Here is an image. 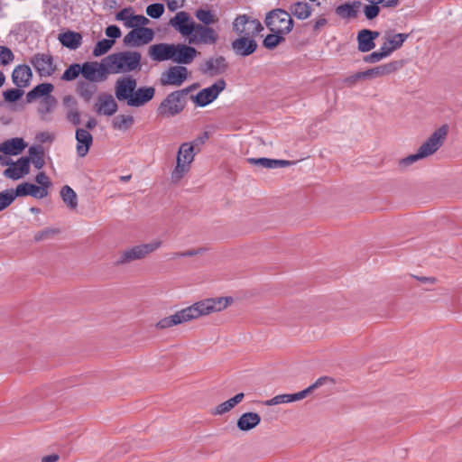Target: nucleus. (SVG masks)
<instances>
[{
	"label": "nucleus",
	"mask_w": 462,
	"mask_h": 462,
	"mask_svg": "<svg viewBox=\"0 0 462 462\" xmlns=\"http://www.w3.org/2000/svg\"><path fill=\"white\" fill-rule=\"evenodd\" d=\"M9 166L10 167L4 171V175L12 180H19L29 173L30 159L28 157H21L15 162L11 161Z\"/></svg>",
	"instance_id": "21"
},
{
	"label": "nucleus",
	"mask_w": 462,
	"mask_h": 462,
	"mask_svg": "<svg viewBox=\"0 0 462 462\" xmlns=\"http://www.w3.org/2000/svg\"><path fill=\"white\" fill-rule=\"evenodd\" d=\"M409 36V33H393V32L387 31L385 32L384 39L391 49L394 51L402 46Z\"/></svg>",
	"instance_id": "38"
},
{
	"label": "nucleus",
	"mask_w": 462,
	"mask_h": 462,
	"mask_svg": "<svg viewBox=\"0 0 462 462\" xmlns=\"http://www.w3.org/2000/svg\"><path fill=\"white\" fill-rule=\"evenodd\" d=\"M265 24L272 32L286 35L292 31L294 21L288 11L277 8L266 14Z\"/></svg>",
	"instance_id": "6"
},
{
	"label": "nucleus",
	"mask_w": 462,
	"mask_h": 462,
	"mask_svg": "<svg viewBox=\"0 0 462 462\" xmlns=\"http://www.w3.org/2000/svg\"><path fill=\"white\" fill-rule=\"evenodd\" d=\"M60 197L63 202L69 209H76L78 207V196L76 192L68 185H65L60 189Z\"/></svg>",
	"instance_id": "41"
},
{
	"label": "nucleus",
	"mask_w": 462,
	"mask_h": 462,
	"mask_svg": "<svg viewBox=\"0 0 462 462\" xmlns=\"http://www.w3.org/2000/svg\"><path fill=\"white\" fill-rule=\"evenodd\" d=\"M189 93V88H183L167 95L157 108L158 116L163 118H168L175 116L182 112L186 105L185 97Z\"/></svg>",
	"instance_id": "5"
},
{
	"label": "nucleus",
	"mask_w": 462,
	"mask_h": 462,
	"mask_svg": "<svg viewBox=\"0 0 462 462\" xmlns=\"http://www.w3.org/2000/svg\"><path fill=\"white\" fill-rule=\"evenodd\" d=\"M209 138V134L208 132H203L199 136H198L193 142L190 143L194 144V149L205 143V142Z\"/></svg>",
	"instance_id": "60"
},
{
	"label": "nucleus",
	"mask_w": 462,
	"mask_h": 462,
	"mask_svg": "<svg viewBox=\"0 0 462 462\" xmlns=\"http://www.w3.org/2000/svg\"><path fill=\"white\" fill-rule=\"evenodd\" d=\"M106 35L114 40L121 36V31L116 25H109L106 29Z\"/></svg>",
	"instance_id": "57"
},
{
	"label": "nucleus",
	"mask_w": 462,
	"mask_h": 462,
	"mask_svg": "<svg viewBox=\"0 0 462 462\" xmlns=\"http://www.w3.org/2000/svg\"><path fill=\"white\" fill-rule=\"evenodd\" d=\"M232 29L238 37L256 38L263 27L259 20L241 14L234 20Z\"/></svg>",
	"instance_id": "8"
},
{
	"label": "nucleus",
	"mask_w": 462,
	"mask_h": 462,
	"mask_svg": "<svg viewBox=\"0 0 462 462\" xmlns=\"http://www.w3.org/2000/svg\"><path fill=\"white\" fill-rule=\"evenodd\" d=\"M154 95L155 88L153 87H140L135 88L130 99L129 106H142L151 101L154 97Z\"/></svg>",
	"instance_id": "26"
},
{
	"label": "nucleus",
	"mask_w": 462,
	"mask_h": 462,
	"mask_svg": "<svg viewBox=\"0 0 462 462\" xmlns=\"http://www.w3.org/2000/svg\"><path fill=\"white\" fill-rule=\"evenodd\" d=\"M59 41L60 42V43L63 46L69 48L71 50H76L81 44L82 36L79 32H74L69 31V32L60 33L59 35Z\"/></svg>",
	"instance_id": "37"
},
{
	"label": "nucleus",
	"mask_w": 462,
	"mask_h": 462,
	"mask_svg": "<svg viewBox=\"0 0 462 462\" xmlns=\"http://www.w3.org/2000/svg\"><path fill=\"white\" fill-rule=\"evenodd\" d=\"M88 80H80L77 85V93L88 102L97 91V87Z\"/></svg>",
	"instance_id": "40"
},
{
	"label": "nucleus",
	"mask_w": 462,
	"mask_h": 462,
	"mask_svg": "<svg viewBox=\"0 0 462 462\" xmlns=\"http://www.w3.org/2000/svg\"><path fill=\"white\" fill-rule=\"evenodd\" d=\"M284 34L282 33H270L266 35L264 38L263 44L268 50H273L279 44L282 43L285 41Z\"/></svg>",
	"instance_id": "45"
},
{
	"label": "nucleus",
	"mask_w": 462,
	"mask_h": 462,
	"mask_svg": "<svg viewBox=\"0 0 462 462\" xmlns=\"http://www.w3.org/2000/svg\"><path fill=\"white\" fill-rule=\"evenodd\" d=\"M173 49L171 60L177 64H190L199 54L194 47L186 44H173Z\"/></svg>",
	"instance_id": "19"
},
{
	"label": "nucleus",
	"mask_w": 462,
	"mask_h": 462,
	"mask_svg": "<svg viewBox=\"0 0 462 462\" xmlns=\"http://www.w3.org/2000/svg\"><path fill=\"white\" fill-rule=\"evenodd\" d=\"M28 152L30 154V157H28V158L30 159V162H32L33 166L38 170L42 169L45 164V162L43 159V155H44L43 148L40 145L39 146H31L28 150Z\"/></svg>",
	"instance_id": "42"
},
{
	"label": "nucleus",
	"mask_w": 462,
	"mask_h": 462,
	"mask_svg": "<svg viewBox=\"0 0 462 462\" xmlns=\"http://www.w3.org/2000/svg\"><path fill=\"white\" fill-rule=\"evenodd\" d=\"M194 144L183 143L180 144L176 157V165L171 172V181L174 184L190 171L191 163L195 158Z\"/></svg>",
	"instance_id": "4"
},
{
	"label": "nucleus",
	"mask_w": 462,
	"mask_h": 462,
	"mask_svg": "<svg viewBox=\"0 0 462 462\" xmlns=\"http://www.w3.org/2000/svg\"><path fill=\"white\" fill-rule=\"evenodd\" d=\"M35 180L38 184L41 185V188H44L45 189L51 186L50 179L44 172L38 173L36 175Z\"/></svg>",
	"instance_id": "56"
},
{
	"label": "nucleus",
	"mask_w": 462,
	"mask_h": 462,
	"mask_svg": "<svg viewBox=\"0 0 462 462\" xmlns=\"http://www.w3.org/2000/svg\"><path fill=\"white\" fill-rule=\"evenodd\" d=\"M133 14L132 8H124L120 12L116 14V19L117 21L124 22L125 26L128 23V21Z\"/></svg>",
	"instance_id": "55"
},
{
	"label": "nucleus",
	"mask_w": 462,
	"mask_h": 462,
	"mask_svg": "<svg viewBox=\"0 0 462 462\" xmlns=\"http://www.w3.org/2000/svg\"><path fill=\"white\" fill-rule=\"evenodd\" d=\"M14 199L13 189L0 192V211L10 206Z\"/></svg>",
	"instance_id": "49"
},
{
	"label": "nucleus",
	"mask_w": 462,
	"mask_h": 462,
	"mask_svg": "<svg viewBox=\"0 0 462 462\" xmlns=\"http://www.w3.org/2000/svg\"><path fill=\"white\" fill-rule=\"evenodd\" d=\"M328 21L324 17L317 19L313 24V30L318 32L320 28L327 24Z\"/></svg>",
	"instance_id": "63"
},
{
	"label": "nucleus",
	"mask_w": 462,
	"mask_h": 462,
	"mask_svg": "<svg viewBox=\"0 0 462 462\" xmlns=\"http://www.w3.org/2000/svg\"><path fill=\"white\" fill-rule=\"evenodd\" d=\"M137 87V81L132 76H125L115 82V95L118 101L126 102L129 106L130 99Z\"/></svg>",
	"instance_id": "15"
},
{
	"label": "nucleus",
	"mask_w": 462,
	"mask_h": 462,
	"mask_svg": "<svg viewBox=\"0 0 462 462\" xmlns=\"http://www.w3.org/2000/svg\"><path fill=\"white\" fill-rule=\"evenodd\" d=\"M79 74L82 75V65L74 63L69 66L61 76V79L65 81H71L76 79Z\"/></svg>",
	"instance_id": "46"
},
{
	"label": "nucleus",
	"mask_w": 462,
	"mask_h": 462,
	"mask_svg": "<svg viewBox=\"0 0 462 462\" xmlns=\"http://www.w3.org/2000/svg\"><path fill=\"white\" fill-rule=\"evenodd\" d=\"M226 81L223 79H218L208 88H203L191 99L196 106L204 107L217 98L219 94L226 88Z\"/></svg>",
	"instance_id": "12"
},
{
	"label": "nucleus",
	"mask_w": 462,
	"mask_h": 462,
	"mask_svg": "<svg viewBox=\"0 0 462 462\" xmlns=\"http://www.w3.org/2000/svg\"><path fill=\"white\" fill-rule=\"evenodd\" d=\"M94 107L98 115L107 116H113L118 109L117 103L110 94L99 95Z\"/></svg>",
	"instance_id": "24"
},
{
	"label": "nucleus",
	"mask_w": 462,
	"mask_h": 462,
	"mask_svg": "<svg viewBox=\"0 0 462 462\" xmlns=\"http://www.w3.org/2000/svg\"><path fill=\"white\" fill-rule=\"evenodd\" d=\"M232 50L236 55L246 57L253 54L257 49L255 38L237 37L231 43Z\"/></svg>",
	"instance_id": "22"
},
{
	"label": "nucleus",
	"mask_w": 462,
	"mask_h": 462,
	"mask_svg": "<svg viewBox=\"0 0 462 462\" xmlns=\"http://www.w3.org/2000/svg\"><path fill=\"white\" fill-rule=\"evenodd\" d=\"M205 250L206 249L202 248V247H199L197 249H189V250L184 251L182 254V256L183 257H192V256L202 254L203 252H205Z\"/></svg>",
	"instance_id": "61"
},
{
	"label": "nucleus",
	"mask_w": 462,
	"mask_h": 462,
	"mask_svg": "<svg viewBox=\"0 0 462 462\" xmlns=\"http://www.w3.org/2000/svg\"><path fill=\"white\" fill-rule=\"evenodd\" d=\"M161 245L162 242L160 240H153L150 243L126 247L117 252L113 265L115 267H123L129 265L133 262L143 260L159 249Z\"/></svg>",
	"instance_id": "2"
},
{
	"label": "nucleus",
	"mask_w": 462,
	"mask_h": 462,
	"mask_svg": "<svg viewBox=\"0 0 462 462\" xmlns=\"http://www.w3.org/2000/svg\"><path fill=\"white\" fill-rule=\"evenodd\" d=\"M335 379L329 376H321L318 380H316L315 383L310 384L306 389L298 392L296 393H284V394H279L274 397H273L270 400H267L264 402V405L266 406H273L278 405L282 403H289L293 402H298L305 397H307L310 393H311L314 390L318 389L319 387L326 384V383H331L334 384Z\"/></svg>",
	"instance_id": "7"
},
{
	"label": "nucleus",
	"mask_w": 462,
	"mask_h": 462,
	"mask_svg": "<svg viewBox=\"0 0 462 462\" xmlns=\"http://www.w3.org/2000/svg\"><path fill=\"white\" fill-rule=\"evenodd\" d=\"M195 16L200 22V24L206 26H210L218 22V17L211 11L206 9H198L195 12Z\"/></svg>",
	"instance_id": "43"
},
{
	"label": "nucleus",
	"mask_w": 462,
	"mask_h": 462,
	"mask_svg": "<svg viewBox=\"0 0 462 462\" xmlns=\"http://www.w3.org/2000/svg\"><path fill=\"white\" fill-rule=\"evenodd\" d=\"M77 153L79 157H85L93 143L92 134L86 129L78 128L76 130Z\"/></svg>",
	"instance_id": "28"
},
{
	"label": "nucleus",
	"mask_w": 462,
	"mask_h": 462,
	"mask_svg": "<svg viewBox=\"0 0 462 462\" xmlns=\"http://www.w3.org/2000/svg\"><path fill=\"white\" fill-rule=\"evenodd\" d=\"M149 23L150 20L144 15L132 14L126 27L133 29L145 27Z\"/></svg>",
	"instance_id": "48"
},
{
	"label": "nucleus",
	"mask_w": 462,
	"mask_h": 462,
	"mask_svg": "<svg viewBox=\"0 0 462 462\" xmlns=\"http://www.w3.org/2000/svg\"><path fill=\"white\" fill-rule=\"evenodd\" d=\"M142 55L138 51H120L106 57L111 74L127 73L141 69Z\"/></svg>",
	"instance_id": "3"
},
{
	"label": "nucleus",
	"mask_w": 462,
	"mask_h": 462,
	"mask_svg": "<svg viewBox=\"0 0 462 462\" xmlns=\"http://www.w3.org/2000/svg\"><path fill=\"white\" fill-rule=\"evenodd\" d=\"M189 77V70L181 65L171 66L162 72L160 76V84L162 86H181Z\"/></svg>",
	"instance_id": "13"
},
{
	"label": "nucleus",
	"mask_w": 462,
	"mask_h": 462,
	"mask_svg": "<svg viewBox=\"0 0 462 462\" xmlns=\"http://www.w3.org/2000/svg\"><path fill=\"white\" fill-rule=\"evenodd\" d=\"M248 162L267 169L283 168L290 166L292 163L291 162L286 160H275L268 158H249Z\"/></svg>",
	"instance_id": "36"
},
{
	"label": "nucleus",
	"mask_w": 462,
	"mask_h": 462,
	"mask_svg": "<svg viewBox=\"0 0 462 462\" xmlns=\"http://www.w3.org/2000/svg\"><path fill=\"white\" fill-rule=\"evenodd\" d=\"M383 56L379 51H374L364 58V60L368 63H375L383 60Z\"/></svg>",
	"instance_id": "58"
},
{
	"label": "nucleus",
	"mask_w": 462,
	"mask_h": 462,
	"mask_svg": "<svg viewBox=\"0 0 462 462\" xmlns=\"http://www.w3.org/2000/svg\"><path fill=\"white\" fill-rule=\"evenodd\" d=\"M288 12L291 16L293 15L299 20H306L311 15L312 9L308 3L298 1L290 5Z\"/></svg>",
	"instance_id": "35"
},
{
	"label": "nucleus",
	"mask_w": 462,
	"mask_h": 462,
	"mask_svg": "<svg viewBox=\"0 0 462 462\" xmlns=\"http://www.w3.org/2000/svg\"><path fill=\"white\" fill-rule=\"evenodd\" d=\"M26 145L23 138L15 137L3 142L0 144V152L5 155H18L25 149Z\"/></svg>",
	"instance_id": "32"
},
{
	"label": "nucleus",
	"mask_w": 462,
	"mask_h": 462,
	"mask_svg": "<svg viewBox=\"0 0 462 462\" xmlns=\"http://www.w3.org/2000/svg\"><path fill=\"white\" fill-rule=\"evenodd\" d=\"M261 422L258 413L249 411L243 413L236 421V426L241 431H249L254 429Z\"/></svg>",
	"instance_id": "33"
},
{
	"label": "nucleus",
	"mask_w": 462,
	"mask_h": 462,
	"mask_svg": "<svg viewBox=\"0 0 462 462\" xmlns=\"http://www.w3.org/2000/svg\"><path fill=\"white\" fill-rule=\"evenodd\" d=\"M154 38V32L148 27H140L131 30L125 35L123 42L125 46L139 47L151 42Z\"/></svg>",
	"instance_id": "14"
},
{
	"label": "nucleus",
	"mask_w": 462,
	"mask_h": 462,
	"mask_svg": "<svg viewBox=\"0 0 462 462\" xmlns=\"http://www.w3.org/2000/svg\"><path fill=\"white\" fill-rule=\"evenodd\" d=\"M379 36V32L364 29L357 34L358 50L362 52H367L373 50L375 46L374 39Z\"/></svg>",
	"instance_id": "31"
},
{
	"label": "nucleus",
	"mask_w": 462,
	"mask_h": 462,
	"mask_svg": "<svg viewBox=\"0 0 462 462\" xmlns=\"http://www.w3.org/2000/svg\"><path fill=\"white\" fill-rule=\"evenodd\" d=\"M421 159H424V157L421 155V153L420 152V151H417L416 153L414 154H411L403 159H402L400 161V166L402 167H407V166H410L411 164L414 163L415 162L419 161V160H421Z\"/></svg>",
	"instance_id": "53"
},
{
	"label": "nucleus",
	"mask_w": 462,
	"mask_h": 462,
	"mask_svg": "<svg viewBox=\"0 0 462 462\" xmlns=\"http://www.w3.org/2000/svg\"><path fill=\"white\" fill-rule=\"evenodd\" d=\"M378 51L382 54L383 59L388 57L392 52H393V51L391 49V47L385 41Z\"/></svg>",
	"instance_id": "62"
},
{
	"label": "nucleus",
	"mask_w": 462,
	"mask_h": 462,
	"mask_svg": "<svg viewBox=\"0 0 462 462\" xmlns=\"http://www.w3.org/2000/svg\"><path fill=\"white\" fill-rule=\"evenodd\" d=\"M164 12V6L162 4H152L146 7V14L152 18H160Z\"/></svg>",
	"instance_id": "51"
},
{
	"label": "nucleus",
	"mask_w": 462,
	"mask_h": 462,
	"mask_svg": "<svg viewBox=\"0 0 462 462\" xmlns=\"http://www.w3.org/2000/svg\"><path fill=\"white\" fill-rule=\"evenodd\" d=\"M115 44V40L103 39L96 44L93 49V55L99 57L106 53Z\"/></svg>",
	"instance_id": "47"
},
{
	"label": "nucleus",
	"mask_w": 462,
	"mask_h": 462,
	"mask_svg": "<svg viewBox=\"0 0 462 462\" xmlns=\"http://www.w3.org/2000/svg\"><path fill=\"white\" fill-rule=\"evenodd\" d=\"M47 194V189L44 188H41L40 186L29 182L19 184L15 190H14V198L30 195L33 198L42 199L46 197Z\"/></svg>",
	"instance_id": "27"
},
{
	"label": "nucleus",
	"mask_w": 462,
	"mask_h": 462,
	"mask_svg": "<svg viewBox=\"0 0 462 462\" xmlns=\"http://www.w3.org/2000/svg\"><path fill=\"white\" fill-rule=\"evenodd\" d=\"M31 63L40 77H51L56 70L53 58L48 53H36L31 59Z\"/></svg>",
	"instance_id": "16"
},
{
	"label": "nucleus",
	"mask_w": 462,
	"mask_h": 462,
	"mask_svg": "<svg viewBox=\"0 0 462 462\" xmlns=\"http://www.w3.org/2000/svg\"><path fill=\"white\" fill-rule=\"evenodd\" d=\"M14 55L9 48L0 46V65H8L14 60Z\"/></svg>",
	"instance_id": "52"
},
{
	"label": "nucleus",
	"mask_w": 462,
	"mask_h": 462,
	"mask_svg": "<svg viewBox=\"0 0 462 462\" xmlns=\"http://www.w3.org/2000/svg\"><path fill=\"white\" fill-rule=\"evenodd\" d=\"M60 457L58 454H51L42 457V462H57Z\"/></svg>",
	"instance_id": "64"
},
{
	"label": "nucleus",
	"mask_w": 462,
	"mask_h": 462,
	"mask_svg": "<svg viewBox=\"0 0 462 462\" xmlns=\"http://www.w3.org/2000/svg\"><path fill=\"white\" fill-rule=\"evenodd\" d=\"M53 85L51 83H42L33 88L26 95V100L28 103L32 102L38 97H44L43 102L49 107L55 105V98L50 94L53 91Z\"/></svg>",
	"instance_id": "17"
},
{
	"label": "nucleus",
	"mask_w": 462,
	"mask_h": 462,
	"mask_svg": "<svg viewBox=\"0 0 462 462\" xmlns=\"http://www.w3.org/2000/svg\"><path fill=\"white\" fill-rule=\"evenodd\" d=\"M226 59L222 56H218L207 60L201 67V71L204 74L216 76L223 73L226 69Z\"/></svg>",
	"instance_id": "29"
},
{
	"label": "nucleus",
	"mask_w": 462,
	"mask_h": 462,
	"mask_svg": "<svg viewBox=\"0 0 462 462\" xmlns=\"http://www.w3.org/2000/svg\"><path fill=\"white\" fill-rule=\"evenodd\" d=\"M109 74L106 58L101 62L87 61L82 64V77L89 82H103Z\"/></svg>",
	"instance_id": "10"
},
{
	"label": "nucleus",
	"mask_w": 462,
	"mask_h": 462,
	"mask_svg": "<svg viewBox=\"0 0 462 462\" xmlns=\"http://www.w3.org/2000/svg\"><path fill=\"white\" fill-rule=\"evenodd\" d=\"M362 79H365V72L364 71H359V72H356L351 76H348L346 77L345 79H344V83L347 86V87H353L354 85H356V83L359 80H362Z\"/></svg>",
	"instance_id": "54"
},
{
	"label": "nucleus",
	"mask_w": 462,
	"mask_h": 462,
	"mask_svg": "<svg viewBox=\"0 0 462 462\" xmlns=\"http://www.w3.org/2000/svg\"><path fill=\"white\" fill-rule=\"evenodd\" d=\"M184 1L185 0H166L168 9L171 12L176 11L183 5Z\"/></svg>",
	"instance_id": "59"
},
{
	"label": "nucleus",
	"mask_w": 462,
	"mask_h": 462,
	"mask_svg": "<svg viewBox=\"0 0 462 462\" xmlns=\"http://www.w3.org/2000/svg\"><path fill=\"white\" fill-rule=\"evenodd\" d=\"M32 79V72L28 65L22 64L14 68L12 73L13 83L19 88H26Z\"/></svg>",
	"instance_id": "25"
},
{
	"label": "nucleus",
	"mask_w": 462,
	"mask_h": 462,
	"mask_svg": "<svg viewBox=\"0 0 462 462\" xmlns=\"http://www.w3.org/2000/svg\"><path fill=\"white\" fill-rule=\"evenodd\" d=\"M448 131V125L440 126L419 147L418 151L424 158L435 153L442 146L447 138Z\"/></svg>",
	"instance_id": "11"
},
{
	"label": "nucleus",
	"mask_w": 462,
	"mask_h": 462,
	"mask_svg": "<svg viewBox=\"0 0 462 462\" xmlns=\"http://www.w3.org/2000/svg\"><path fill=\"white\" fill-rule=\"evenodd\" d=\"M134 122L132 116L120 115L113 119L112 126L116 130L126 131L132 127Z\"/></svg>",
	"instance_id": "44"
},
{
	"label": "nucleus",
	"mask_w": 462,
	"mask_h": 462,
	"mask_svg": "<svg viewBox=\"0 0 462 462\" xmlns=\"http://www.w3.org/2000/svg\"><path fill=\"white\" fill-rule=\"evenodd\" d=\"M23 94H24L23 90L17 88H12V89H7V90L4 91L3 97H4L5 100L7 102H15V101L19 100L23 97Z\"/></svg>",
	"instance_id": "50"
},
{
	"label": "nucleus",
	"mask_w": 462,
	"mask_h": 462,
	"mask_svg": "<svg viewBox=\"0 0 462 462\" xmlns=\"http://www.w3.org/2000/svg\"><path fill=\"white\" fill-rule=\"evenodd\" d=\"M169 23L188 39L189 33L193 31V25H195L196 22L190 18L188 13L180 11L174 17L171 18Z\"/></svg>",
	"instance_id": "18"
},
{
	"label": "nucleus",
	"mask_w": 462,
	"mask_h": 462,
	"mask_svg": "<svg viewBox=\"0 0 462 462\" xmlns=\"http://www.w3.org/2000/svg\"><path fill=\"white\" fill-rule=\"evenodd\" d=\"M218 38V32L213 27L196 23L187 40L192 45H215Z\"/></svg>",
	"instance_id": "9"
},
{
	"label": "nucleus",
	"mask_w": 462,
	"mask_h": 462,
	"mask_svg": "<svg viewBox=\"0 0 462 462\" xmlns=\"http://www.w3.org/2000/svg\"><path fill=\"white\" fill-rule=\"evenodd\" d=\"M63 105L66 110V118L74 125L80 124V112L78 106V101L72 96H66L63 97Z\"/></svg>",
	"instance_id": "30"
},
{
	"label": "nucleus",
	"mask_w": 462,
	"mask_h": 462,
	"mask_svg": "<svg viewBox=\"0 0 462 462\" xmlns=\"http://www.w3.org/2000/svg\"><path fill=\"white\" fill-rule=\"evenodd\" d=\"M245 398V394L243 393H239L236 394L234 397L223 402L214 407L211 410V414L214 416H221L233 410L237 404H239Z\"/></svg>",
	"instance_id": "34"
},
{
	"label": "nucleus",
	"mask_w": 462,
	"mask_h": 462,
	"mask_svg": "<svg viewBox=\"0 0 462 462\" xmlns=\"http://www.w3.org/2000/svg\"><path fill=\"white\" fill-rule=\"evenodd\" d=\"M173 51L172 43H156L149 47L148 55L154 61L171 60Z\"/></svg>",
	"instance_id": "23"
},
{
	"label": "nucleus",
	"mask_w": 462,
	"mask_h": 462,
	"mask_svg": "<svg viewBox=\"0 0 462 462\" xmlns=\"http://www.w3.org/2000/svg\"><path fill=\"white\" fill-rule=\"evenodd\" d=\"M402 66V62L399 60H393L385 64H382L376 66L374 68L365 70V79H374L377 78H382L385 76H389L398 69H400Z\"/></svg>",
	"instance_id": "20"
},
{
	"label": "nucleus",
	"mask_w": 462,
	"mask_h": 462,
	"mask_svg": "<svg viewBox=\"0 0 462 462\" xmlns=\"http://www.w3.org/2000/svg\"><path fill=\"white\" fill-rule=\"evenodd\" d=\"M233 299L231 297L207 298L177 310L172 315L161 319L155 324V328L158 329H167L187 323L201 317L222 311L231 305Z\"/></svg>",
	"instance_id": "1"
},
{
	"label": "nucleus",
	"mask_w": 462,
	"mask_h": 462,
	"mask_svg": "<svg viewBox=\"0 0 462 462\" xmlns=\"http://www.w3.org/2000/svg\"><path fill=\"white\" fill-rule=\"evenodd\" d=\"M361 6V2L346 3L336 8V14L343 18H355L356 10Z\"/></svg>",
	"instance_id": "39"
}]
</instances>
